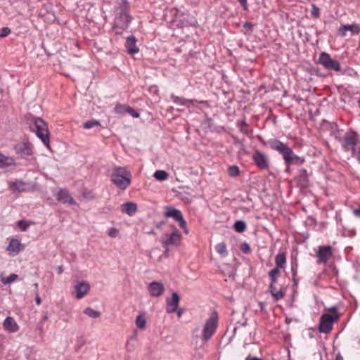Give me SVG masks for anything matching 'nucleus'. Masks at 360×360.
<instances>
[{
	"label": "nucleus",
	"mask_w": 360,
	"mask_h": 360,
	"mask_svg": "<svg viewBox=\"0 0 360 360\" xmlns=\"http://www.w3.org/2000/svg\"><path fill=\"white\" fill-rule=\"evenodd\" d=\"M266 144L272 150L278 152L283 156L285 164L288 165L292 164H302L304 162V159L295 155L287 144L276 139L269 140Z\"/></svg>",
	"instance_id": "f257e3e1"
},
{
	"label": "nucleus",
	"mask_w": 360,
	"mask_h": 360,
	"mask_svg": "<svg viewBox=\"0 0 360 360\" xmlns=\"http://www.w3.org/2000/svg\"><path fill=\"white\" fill-rule=\"evenodd\" d=\"M30 128L34 131L38 138L48 148H50L49 131L47 123L41 117H33L30 120Z\"/></svg>",
	"instance_id": "f03ea898"
},
{
	"label": "nucleus",
	"mask_w": 360,
	"mask_h": 360,
	"mask_svg": "<svg viewBox=\"0 0 360 360\" xmlns=\"http://www.w3.org/2000/svg\"><path fill=\"white\" fill-rule=\"evenodd\" d=\"M131 174L125 167H116L113 169L111 181L120 189H126L131 184Z\"/></svg>",
	"instance_id": "7ed1b4c3"
},
{
	"label": "nucleus",
	"mask_w": 360,
	"mask_h": 360,
	"mask_svg": "<svg viewBox=\"0 0 360 360\" xmlns=\"http://www.w3.org/2000/svg\"><path fill=\"white\" fill-rule=\"evenodd\" d=\"M328 310L330 313L323 314L320 318L319 330L323 333H328L333 328V323L340 317L335 307H332Z\"/></svg>",
	"instance_id": "20e7f679"
},
{
	"label": "nucleus",
	"mask_w": 360,
	"mask_h": 360,
	"mask_svg": "<svg viewBox=\"0 0 360 360\" xmlns=\"http://www.w3.org/2000/svg\"><path fill=\"white\" fill-rule=\"evenodd\" d=\"M217 327V316L214 312L205 322L202 330V339L208 341L216 331Z\"/></svg>",
	"instance_id": "39448f33"
},
{
	"label": "nucleus",
	"mask_w": 360,
	"mask_h": 360,
	"mask_svg": "<svg viewBox=\"0 0 360 360\" xmlns=\"http://www.w3.org/2000/svg\"><path fill=\"white\" fill-rule=\"evenodd\" d=\"M172 229L173 231L170 234L165 233L162 236L161 243L165 248L169 245L178 246L180 244L181 240V233L174 226H172Z\"/></svg>",
	"instance_id": "423d86ee"
},
{
	"label": "nucleus",
	"mask_w": 360,
	"mask_h": 360,
	"mask_svg": "<svg viewBox=\"0 0 360 360\" xmlns=\"http://www.w3.org/2000/svg\"><path fill=\"white\" fill-rule=\"evenodd\" d=\"M130 21L131 17L128 15L126 8L122 7L116 15L114 29L126 30Z\"/></svg>",
	"instance_id": "0eeeda50"
},
{
	"label": "nucleus",
	"mask_w": 360,
	"mask_h": 360,
	"mask_svg": "<svg viewBox=\"0 0 360 360\" xmlns=\"http://www.w3.org/2000/svg\"><path fill=\"white\" fill-rule=\"evenodd\" d=\"M319 63L330 70H335L337 72L341 70L340 63L338 60L331 58L330 55L325 52L320 54Z\"/></svg>",
	"instance_id": "6e6552de"
},
{
	"label": "nucleus",
	"mask_w": 360,
	"mask_h": 360,
	"mask_svg": "<svg viewBox=\"0 0 360 360\" xmlns=\"http://www.w3.org/2000/svg\"><path fill=\"white\" fill-rule=\"evenodd\" d=\"M333 255V250L330 246H320L316 252L318 263H326Z\"/></svg>",
	"instance_id": "1a4fd4ad"
},
{
	"label": "nucleus",
	"mask_w": 360,
	"mask_h": 360,
	"mask_svg": "<svg viewBox=\"0 0 360 360\" xmlns=\"http://www.w3.org/2000/svg\"><path fill=\"white\" fill-rule=\"evenodd\" d=\"M252 158L254 160L255 163L257 166L260 169H267L269 165L268 158L265 154L260 152L259 150H256L253 155Z\"/></svg>",
	"instance_id": "9d476101"
},
{
	"label": "nucleus",
	"mask_w": 360,
	"mask_h": 360,
	"mask_svg": "<svg viewBox=\"0 0 360 360\" xmlns=\"http://www.w3.org/2000/svg\"><path fill=\"white\" fill-rule=\"evenodd\" d=\"M14 149L22 158H27L32 155V148L27 142H22L16 144Z\"/></svg>",
	"instance_id": "9b49d317"
},
{
	"label": "nucleus",
	"mask_w": 360,
	"mask_h": 360,
	"mask_svg": "<svg viewBox=\"0 0 360 360\" xmlns=\"http://www.w3.org/2000/svg\"><path fill=\"white\" fill-rule=\"evenodd\" d=\"M357 143V139L355 135L353 134H347L344 137V143L342 146L345 150H352V155H356V148L355 146Z\"/></svg>",
	"instance_id": "f8f14e48"
},
{
	"label": "nucleus",
	"mask_w": 360,
	"mask_h": 360,
	"mask_svg": "<svg viewBox=\"0 0 360 360\" xmlns=\"http://www.w3.org/2000/svg\"><path fill=\"white\" fill-rule=\"evenodd\" d=\"M148 290L150 296L160 297L165 291V285L161 282L153 281L148 284Z\"/></svg>",
	"instance_id": "ddd939ff"
},
{
	"label": "nucleus",
	"mask_w": 360,
	"mask_h": 360,
	"mask_svg": "<svg viewBox=\"0 0 360 360\" xmlns=\"http://www.w3.org/2000/svg\"><path fill=\"white\" fill-rule=\"evenodd\" d=\"M179 299L180 298L178 293L173 292L172 294L171 299L167 300L166 311L167 313H173L177 310L179 303Z\"/></svg>",
	"instance_id": "4468645a"
},
{
	"label": "nucleus",
	"mask_w": 360,
	"mask_h": 360,
	"mask_svg": "<svg viewBox=\"0 0 360 360\" xmlns=\"http://www.w3.org/2000/svg\"><path fill=\"white\" fill-rule=\"evenodd\" d=\"M75 289L76 298L81 299L88 293L90 290V285L85 281L79 282L75 285Z\"/></svg>",
	"instance_id": "2eb2a0df"
},
{
	"label": "nucleus",
	"mask_w": 360,
	"mask_h": 360,
	"mask_svg": "<svg viewBox=\"0 0 360 360\" xmlns=\"http://www.w3.org/2000/svg\"><path fill=\"white\" fill-rule=\"evenodd\" d=\"M136 44V39L134 36H129L126 39L125 47L129 54L134 55L139 52V49Z\"/></svg>",
	"instance_id": "dca6fc26"
},
{
	"label": "nucleus",
	"mask_w": 360,
	"mask_h": 360,
	"mask_svg": "<svg viewBox=\"0 0 360 360\" xmlns=\"http://www.w3.org/2000/svg\"><path fill=\"white\" fill-rule=\"evenodd\" d=\"M56 199L63 203H69L75 205V200L70 195L68 191L65 189H60L56 195Z\"/></svg>",
	"instance_id": "f3484780"
},
{
	"label": "nucleus",
	"mask_w": 360,
	"mask_h": 360,
	"mask_svg": "<svg viewBox=\"0 0 360 360\" xmlns=\"http://www.w3.org/2000/svg\"><path fill=\"white\" fill-rule=\"evenodd\" d=\"M347 31H350L352 34H359L360 32V27L356 24L344 25L339 28L338 34L344 37Z\"/></svg>",
	"instance_id": "a211bd4d"
},
{
	"label": "nucleus",
	"mask_w": 360,
	"mask_h": 360,
	"mask_svg": "<svg viewBox=\"0 0 360 360\" xmlns=\"http://www.w3.org/2000/svg\"><path fill=\"white\" fill-rule=\"evenodd\" d=\"M3 326L5 330L14 333L18 330L19 327L13 317L8 316L6 318L3 323Z\"/></svg>",
	"instance_id": "6ab92c4d"
},
{
	"label": "nucleus",
	"mask_w": 360,
	"mask_h": 360,
	"mask_svg": "<svg viewBox=\"0 0 360 360\" xmlns=\"http://www.w3.org/2000/svg\"><path fill=\"white\" fill-rule=\"evenodd\" d=\"M22 244L18 239H11L8 247L7 250L13 255H16L20 251Z\"/></svg>",
	"instance_id": "aec40b11"
},
{
	"label": "nucleus",
	"mask_w": 360,
	"mask_h": 360,
	"mask_svg": "<svg viewBox=\"0 0 360 360\" xmlns=\"http://www.w3.org/2000/svg\"><path fill=\"white\" fill-rule=\"evenodd\" d=\"M122 212L133 216L137 211V205L132 202H127L121 206Z\"/></svg>",
	"instance_id": "412c9836"
},
{
	"label": "nucleus",
	"mask_w": 360,
	"mask_h": 360,
	"mask_svg": "<svg viewBox=\"0 0 360 360\" xmlns=\"http://www.w3.org/2000/svg\"><path fill=\"white\" fill-rule=\"evenodd\" d=\"M165 215L167 217H172L175 221H178L183 216L180 210L172 207H166Z\"/></svg>",
	"instance_id": "4be33fe9"
},
{
	"label": "nucleus",
	"mask_w": 360,
	"mask_h": 360,
	"mask_svg": "<svg viewBox=\"0 0 360 360\" xmlns=\"http://www.w3.org/2000/svg\"><path fill=\"white\" fill-rule=\"evenodd\" d=\"M298 183L299 185L304 188L309 186V179H308V174L306 169H301L300 172V175L298 176Z\"/></svg>",
	"instance_id": "5701e85b"
},
{
	"label": "nucleus",
	"mask_w": 360,
	"mask_h": 360,
	"mask_svg": "<svg viewBox=\"0 0 360 360\" xmlns=\"http://www.w3.org/2000/svg\"><path fill=\"white\" fill-rule=\"evenodd\" d=\"M269 291L276 301L282 299L284 296L283 291L281 290H277L274 284H270Z\"/></svg>",
	"instance_id": "b1692460"
},
{
	"label": "nucleus",
	"mask_w": 360,
	"mask_h": 360,
	"mask_svg": "<svg viewBox=\"0 0 360 360\" xmlns=\"http://www.w3.org/2000/svg\"><path fill=\"white\" fill-rule=\"evenodd\" d=\"M276 267L283 268L286 263V257L285 253H279L275 258Z\"/></svg>",
	"instance_id": "393cba45"
},
{
	"label": "nucleus",
	"mask_w": 360,
	"mask_h": 360,
	"mask_svg": "<svg viewBox=\"0 0 360 360\" xmlns=\"http://www.w3.org/2000/svg\"><path fill=\"white\" fill-rule=\"evenodd\" d=\"M11 188L13 191H17L18 192L25 191V183L22 181H15L11 184Z\"/></svg>",
	"instance_id": "a878e982"
},
{
	"label": "nucleus",
	"mask_w": 360,
	"mask_h": 360,
	"mask_svg": "<svg viewBox=\"0 0 360 360\" xmlns=\"http://www.w3.org/2000/svg\"><path fill=\"white\" fill-rule=\"evenodd\" d=\"M14 164V160L10 157H6L0 154V167H5Z\"/></svg>",
	"instance_id": "bb28decb"
},
{
	"label": "nucleus",
	"mask_w": 360,
	"mask_h": 360,
	"mask_svg": "<svg viewBox=\"0 0 360 360\" xmlns=\"http://www.w3.org/2000/svg\"><path fill=\"white\" fill-rule=\"evenodd\" d=\"M215 250L221 257H224L228 255L226 245L224 243H218L215 247Z\"/></svg>",
	"instance_id": "cd10ccee"
},
{
	"label": "nucleus",
	"mask_w": 360,
	"mask_h": 360,
	"mask_svg": "<svg viewBox=\"0 0 360 360\" xmlns=\"http://www.w3.org/2000/svg\"><path fill=\"white\" fill-rule=\"evenodd\" d=\"M153 176L158 181H165L168 177V174L164 170H157Z\"/></svg>",
	"instance_id": "c85d7f7f"
},
{
	"label": "nucleus",
	"mask_w": 360,
	"mask_h": 360,
	"mask_svg": "<svg viewBox=\"0 0 360 360\" xmlns=\"http://www.w3.org/2000/svg\"><path fill=\"white\" fill-rule=\"evenodd\" d=\"M84 313L91 318H98L101 316V312L96 311L91 307H87L84 309Z\"/></svg>",
	"instance_id": "c756f323"
},
{
	"label": "nucleus",
	"mask_w": 360,
	"mask_h": 360,
	"mask_svg": "<svg viewBox=\"0 0 360 360\" xmlns=\"http://www.w3.org/2000/svg\"><path fill=\"white\" fill-rule=\"evenodd\" d=\"M146 321L143 315L140 314L136 316V324L138 328L141 330L144 329L146 328Z\"/></svg>",
	"instance_id": "7c9ffc66"
},
{
	"label": "nucleus",
	"mask_w": 360,
	"mask_h": 360,
	"mask_svg": "<svg viewBox=\"0 0 360 360\" xmlns=\"http://www.w3.org/2000/svg\"><path fill=\"white\" fill-rule=\"evenodd\" d=\"M233 227L237 232L242 233L245 231L246 224L243 221H236L234 223Z\"/></svg>",
	"instance_id": "2f4dec72"
},
{
	"label": "nucleus",
	"mask_w": 360,
	"mask_h": 360,
	"mask_svg": "<svg viewBox=\"0 0 360 360\" xmlns=\"http://www.w3.org/2000/svg\"><path fill=\"white\" fill-rule=\"evenodd\" d=\"M18 276L17 274H11V275H9L6 278H2L1 279V281L4 285L10 284L11 283L15 281L18 278Z\"/></svg>",
	"instance_id": "473e14b6"
},
{
	"label": "nucleus",
	"mask_w": 360,
	"mask_h": 360,
	"mask_svg": "<svg viewBox=\"0 0 360 360\" xmlns=\"http://www.w3.org/2000/svg\"><path fill=\"white\" fill-rule=\"evenodd\" d=\"M100 124L101 123L99 121L91 120L84 123V128L89 129L94 127L100 126Z\"/></svg>",
	"instance_id": "72a5a7b5"
},
{
	"label": "nucleus",
	"mask_w": 360,
	"mask_h": 360,
	"mask_svg": "<svg viewBox=\"0 0 360 360\" xmlns=\"http://www.w3.org/2000/svg\"><path fill=\"white\" fill-rule=\"evenodd\" d=\"M229 174L232 177H236L239 174V168L236 165H233L228 169Z\"/></svg>",
	"instance_id": "f704fd0d"
},
{
	"label": "nucleus",
	"mask_w": 360,
	"mask_h": 360,
	"mask_svg": "<svg viewBox=\"0 0 360 360\" xmlns=\"http://www.w3.org/2000/svg\"><path fill=\"white\" fill-rule=\"evenodd\" d=\"M128 107L125 105L117 104L115 108V112L117 114H124L127 112Z\"/></svg>",
	"instance_id": "c9c22d12"
},
{
	"label": "nucleus",
	"mask_w": 360,
	"mask_h": 360,
	"mask_svg": "<svg viewBox=\"0 0 360 360\" xmlns=\"http://www.w3.org/2000/svg\"><path fill=\"white\" fill-rule=\"evenodd\" d=\"M171 98L172 99L174 103H177V104H180V105H185L186 103V102L188 101L187 100H186L184 98L179 97V96H174V95H172L171 96Z\"/></svg>",
	"instance_id": "e433bc0d"
},
{
	"label": "nucleus",
	"mask_w": 360,
	"mask_h": 360,
	"mask_svg": "<svg viewBox=\"0 0 360 360\" xmlns=\"http://www.w3.org/2000/svg\"><path fill=\"white\" fill-rule=\"evenodd\" d=\"M17 225L21 231H25L30 226V224L25 220H20L18 221Z\"/></svg>",
	"instance_id": "4c0bfd02"
},
{
	"label": "nucleus",
	"mask_w": 360,
	"mask_h": 360,
	"mask_svg": "<svg viewBox=\"0 0 360 360\" xmlns=\"http://www.w3.org/2000/svg\"><path fill=\"white\" fill-rule=\"evenodd\" d=\"M118 233H119V231L118 229H117L115 227H112L110 228L108 231V234L110 237H112V238H116L117 236H118Z\"/></svg>",
	"instance_id": "58836bf2"
},
{
	"label": "nucleus",
	"mask_w": 360,
	"mask_h": 360,
	"mask_svg": "<svg viewBox=\"0 0 360 360\" xmlns=\"http://www.w3.org/2000/svg\"><path fill=\"white\" fill-rule=\"evenodd\" d=\"M11 33L10 28L4 27L0 29V37H6Z\"/></svg>",
	"instance_id": "ea45409f"
},
{
	"label": "nucleus",
	"mask_w": 360,
	"mask_h": 360,
	"mask_svg": "<svg viewBox=\"0 0 360 360\" xmlns=\"http://www.w3.org/2000/svg\"><path fill=\"white\" fill-rule=\"evenodd\" d=\"M311 15L316 18L320 16L319 8L315 4H312Z\"/></svg>",
	"instance_id": "a19ab883"
},
{
	"label": "nucleus",
	"mask_w": 360,
	"mask_h": 360,
	"mask_svg": "<svg viewBox=\"0 0 360 360\" xmlns=\"http://www.w3.org/2000/svg\"><path fill=\"white\" fill-rule=\"evenodd\" d=\"M240 250L243 253L247 254L250 252V247L249 244H248L247 243H243L240 245Z\"/></svg>",
	"instance_id": "79ce46f5"
},
{
	"label": "nucleus",
	"mask_w": 360,
	"mask_h": 360,
	"mask_svg": "<svg viewBox=\"0 0 360 360\" xmlns=\"http://www.w3.org/2000/svg\"><path fill=\"white\" fill-rule=\"evenodd\" d=\"M280 269L278 268V267H275L274 269H273L272 270L270 271V272L269 273V277H278L280 274Z\"/></svg>",
	"instance_id": "37998d69"
},
{
	"label": "nucleus",
	"mask_w": 360,
	"mask_h": 360,
	"mask_svg": "<svg viewBox=\"0 0 360 360\" xmlns=\"http://www.w3.org/2000/svg\"><path fill=\"white\" fill-rule=\"evenodd\" d=\"M127 113L130 114L133 117L138 118L139 117L140 115L139 112H136L131 107L129 106L127 108Z\"/></svg>",
	"instance_id": "c03bdc74"
},
{
	"label": "nucleus",
	"mask_w": 360,
	"mask_h": 360,
	"mask_svg": "<svg viewBox=\"0 0 360 360\" xmlns=\"http://www.w3.org/2000/svg\"><path fill=\"white\" fill-rule=\"evenodd\" d=\"M243 27L248 31H252L254 27V25L250 22H246L244 23Z\"/></svg>",
	"instance_id": "a18cd8bd"
},
{
	"label": "nucleus",
	"mask_w": 360,
	"mask_h": 360,
	"mask_svg": "<svg viewBox=\"0 0 360 360\" xmlns=\"http://www.w3.org/2000/svg\"><path fill=\"white\" fill-rule=\"evenodd\" d=\"M177 221L179 222V226L181 229L185 228L186 226V221L184 220L183 216L181 217Z\"/></svg>",
	"instance_id": "49530a36"
},
{
	"label": "nucleus",
	"mask_w": 360,
	"mask_h": 360,
	"mask_svg": "<svg viewBox=\"0 0 360 360\" xmlns=\"http://www.w3.org/2000/svg\"><path fill=\"white\" fill-rule=\"evenodd\" d=\"M242 6L243 8L246 11L248 9V1L247 0H237Z\"/></svg>",
	"instance_id": "de8ad7c7"
},
{
	"label": "nucleus",
	"mask_w": 360,
	"mask_h": 360,
	"mask_svg": "<svg viewBox=\"0 0 360 360\" xmlns=\"http://www.w3.org/2000/svg\"><path fill=\"white\" fill-rule=\"evenodd\" d=\"M34 293H35V295H36V297H35V302H36V304H37V305H39V304H41V298H40V297H39V292H38V290L35 291V292H34Z\"/></svg>",
	"instance_id": "09e8293b"
},
{
	"label": "nucleus",
	"mask_w": 360,
	"mask_h": 360,
	"mask_svg": "<svg viewBox=\"0 0 360 360\" xmlns=\"http://www.w3.org/2000/svg\"><path fill=\"white\" fill-rule=\"evenodd\" d=\"M292 276H293L294 282L296 283L295 276L297 274V270L293 266H292Z\"/></svg>",
	"instance_id": "8fccbe9b"
},
{
	"label": "nucleus",
	"mask_w": 360,
	"mask_h": 360,
	"mask_svg": "<svg viewBox=\"0 0 360 360\" xmlns=\"http://www.w3.org/2000/svg\"><path fill=\"white\" fill-rule=\"evenodd\" d=\"M165 223H166V222H165V221H160V222H159V223H158V224H156V227H157L158 229H161V228H162V226L164 224H165Z\"/></svg>",
	"instance_id": "3c124183"
},
{
	"label": "nucleus",
	"mask_w": 360,
	"mask_h": 360,
	"mask_svg": "<svg viewBox=\"0 0 360 360\" xmlns=\"http://www.w3.org/2000/svg\"><path fill=\"white\" fill-rule=\"evenodd\" d=\"M57 272H58V274H62L63 272V266H58L57 267Z\"/></svg>",
	"instance_id": "603ef678"
},
{
	"label": "nucleus",
	"mask_w": 360,
	"mask_h": 360,
	"mask_svg": "<svg viewBox=\"0 0 360 360\" xmlns=\"http://www.w3.org/2000/svg\"><path fill=\"white\" fill-rule=\"evenodd\" d=\"M84 343H85L84 340L82 338H81V340H79V344L77 348L80 349Z\"/></svg>",
	"instance_id": "864d4df0"
},
{
	"label": "nucleus",
	"mask_w": 360,
	"mask_h": 360,
	"mask_svg": "<svg viewBox=\"0 0 360 360\" xmlns=\"http://www.w3.org/2000/svg\"><path fill=\"white\" fill-rule=\"evenodd\" d=\"M270 278V280H271V283L270 284H275L276 282H277V277H269Z\"/></svg>",
	"instance_id": "5fc2aeb1"
},
{
	"label": "nucleus",
	"mask_w": 360,
	"mask_h": 360,
	"mask_svg": "<svg viewBox=\"0 0 360 360\" xmlns=\"http://www.w3.org/2000/svg\"><path fill=\"white\" fill-rule=\"evenodd\" d=\"M354 157H356L358 160L360 162V146H359V150L356 152V155H354Z\"/></svg>",
	"instance_id": "6e6d98bb"
},
{
	"label": "nucleus",
	"mask_w": 360,
	"mask_h": 360,
	"mask_svg": "<svg viewBox=\"0 0 360 360\" xmlns=\"http://www.w3.org/2000/svg\"><path fill=\"white\" fill-rule=\"evenodd\" d=\"M354 213L356 217H360V207L359 209H356L354 211Z\"/></svg>",
	"instance_id": "4d7b16f0"
},
{
	"label": "nucleus",
	"mask_w": 360,
	"mask_h": 360,
	"mask_svg": "<svg viewBox=\"0 0 360 360\" xmlns=\"http://www.w3.org/2000/svg\"><path fill=\"white\" fill-rule=\"evenodd\" d=\"M259 306L260 307V309L262 311H264V306H265V303L264 302H259Z\"/></svg>",
	"instance_id": "13d9d810"
},
{
	"label": "nucleus",
	"mask_w": 360,
	"mask_h": 360,
	"mask_svg": "<svg viewBox=\"0 0 360 360\" xmlns=\"http://www.w3.org/2000/svg\"><path fill=\"white\" fill-rule=\"evenodd\" d=\"M245 360H263L262 359H259V358H257V357H250V356H248L246 358Z\"/></svg>",
	"instance_id": "bf43d9fd"
},
{
	"label": "nucleus",
	"mask_w": 360,
	"mask_h": 360,
	"mask_svg": "<svg viewBox=\"0 0 360 360\" xmlns=\"http://www.w3.org/2000/svg\"><path fill=\"white\" fill-rule=\"evenodd\" d=\"M335 360H343V357L342 356V355L340 354H338L336 355Z\"/></svg>",
	"instance_id": "052dcab7"
},
{
	"label": "nucleus",
	"mask_w": 360,
	"mask_h": 360,
	"mask_svg": "<svg viewBox=\"0 0 360 360\" xmlns=\"http://www.w3.org/2000/svg\"><path fill=\"white\" fill-rule=\"evenodd\" d=\"M182 313H183V309H179L178 310V311H177V316H178L179 317H181V316Z\"/></svg>",
	"instance_id": "680f3d73"
},
{
	"label": "nucleus",
	"mask_w": 360,
	"mask_h": 360,
	"mask_svg": "<svg viewBox=\"0 0 360 360\" xmlns=\"http://www.w3.org/2000/svg\"><path fill=\"white\" fill-rule=\"evenodd\" d=\"M148 234H153V235H155L156 234V233L153 230H151L150 231H148Z\"/></svg>",
	"instance_id": "e2e57ef3"
},
{
	"label": "nucleus",
	"mask_w": 360,
	"mask_h": 360,
	"mask_svg": "<svg viewBox=\"0 0 360 360\" xmlns=\"http://www.w3.org/2000/svg\"><path fill=\"white\" fill-rule=\"evenodd\" d=\"M117 29H118V28L115 29V33H116L117 34H121V33H122V31H119V30H117Z\"/></svg>",
	"instance_id": "0e129e2a"
},
{
	"label": "nucleus",
	"mask_w": 360,
	"mask_h": 360,
	"mask_svg": "<svg viewBox=\"0 0 360 360\" xmlns=\"http://www.w3.org/2000/svg\"><path fill=\"white\" fill-rule=\"evenodd\" d=\"M240 125L242 127V126H245L246 125V122L245 121H242L240 124Z\"/></svg>",
	"instance_id": "69168bd1"
},
{
	"label": "nucleus",
	"mask_w": 360,
	"mask_h": 360,
	"mask_svg": "<svg viewBox=\"0 0 360 360\" xmlns=\"http://www.w3.org/2000/svg\"><path fill=\"white\" fill-rule=\"evenodd\" d=\"M48 319V316H44L43 318H42V321H45Z\"/></svg>",
	"instance_id": "338daca9"
},
{
	"label": "nucleus",
	"mask_w": 360,
	"mask_h": 360,
	"mask_svg": "<svg viewBox=\"0 0 360 360\" xmlns=\"http://www.w3.org/2000/svg\"><path fill=\"white\" fill-rule=\"evenodd\" d=\"M184 229V231L186 233H188V230L187 229V227L186 226L185 228H183Z\"/></svg>",
	"instance_id": "774afa93"
}]
</instances>
